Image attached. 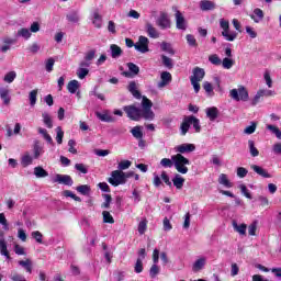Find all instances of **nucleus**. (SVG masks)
I'll use <instances>...</instances> for the list:
<instances>
[{"mask_svg": "<svg viewBox=\"0 0 281 281\" xmlns=\"http://www.w3.org/2000/svg\"><path fill=\"white\" fill-rule=\"evenodd\" d=\"M127 89L130 93L136 98V100H142V109L137 108L136 105H125L123 108V111H125L127 117L134 122H139L142 117L147 122H153V120H155V112H153V101H150V99L147 97H142V92L137 90V83L135 81H131Z\"/></svg>", "mask_w": 281, "mask_h": 281, "instance_id": "nucleus-1", "label": "nucleus"}, {"mask_svg": "<svg viewBox=\"0 0 281 281\" xmlns=\"http://www.w3.org/2000/svg\"><path fill=\"white\" fill-rule=\"evenodd\" d=\"M0 225H3V229L8 232L10 226L8 225V220L5 218V214L0 213ZM0 254L4 256L7 260H10V251H8V241H5V233L0 231Z\"/></svg>", "mask_w": 281, "mask_h": 281, "instance_id": "nucleus-2", "label": "nucleus"}, {"mask_svg": "<svg viewBox=\"0 0 281 281\" xmlns=\"http://www.w3.org/2000/svg\"><path fill=\"white\" fill-rule=\"evenodd\" d=\"M173 167L180 175H188V166H190V159L186 158L181 154L172 155Z\"/></svg>", "mask_w": 281, "mask_h": 281, "instance_id": "nucleus-3", "label": "nucleus"}, {"mask_svg": "<svg viewBox=\"0 0 281 281\" xmlns=\"http://www.w3.org/2000/svg\"><path fill=\"white\" fill-rule=\"evenodd\" d=\"M220 26L223 30L222 36L225 38V41L234 42L236 38H238V33L229 31V21L225 19L220 20Z\"/></svg>", "mask_w": 281, "mask_h": 281, "instance_id": "nucleus-4", "label": "nucleus"}, {"mask_svg": "<svg viewBox=\"0 0 281 281\" xmlns=\"http://www.w3.org/2000/svg\"><path fill=\"white\" fill-rule=\"evenodd\" d=\"M231 98L236 102H247L249 100V91L245 86H239L238 89L231 90Z\"/></svg>", "mask_w": 281, "mask_h": 281, "instance_id": "nucleus-5", "label": "nucleus"}, {"mask_svg": "<svg viewBox=\"0 0 281 281\" xmlns=\"http://www.w3.org/2000/svg\"><path fill=\"white\" fill-rule=\"evenodd\" d=\"M108 181L114 188H117V186H124V183H126V180H124V171H120V170L112 171L111 177L108 179Z\"/></svg>", "mask_w": 281, "mask_h": 281, "instance_id": "nucleus-6", "label": "nucleus"}, {"mask_svg": "<svg viewBox=\"0 0 281 281\" xmlns=\"http://www.w3.org/2000/svg\"><path fill=\"white\" fill-rule=\"evenodd\" d=\"M149 44L150 40L144 35H140L137 43H135L134 48L140 54H147V52H150V48L148 47Z\"/></svg>", "mask_w": 281, "mask_h": 281, "instance_id": "nucleus-7", "label": "nucleus"}, {"mask_svg": "<svg viewBox=\"0 0 281 281\" xmlns=\"http://www.w3.org/2000/svg\"><path fill=\"white\" fill-rule=\"evenodd\" d=\"M156 24L160 30H170L171 22L170 18H168V13L166 12H160L158 19L156 20Z\"/></svg>", "mask_w": 281, "mask_h": 281, "instance_id": "nucleus-8", "label": "nucleus"}, {"mask_svg": "<svg viewBox=\"0 0 281 281\" xmlns=\"http://www.w3.org/2000/svg\"><path fill=\"white\" fill-rule=\"evenodd\" d=\"M273 95H276V91L260 89L252 99V106L260 102V98H273Z\"/></svg>", "mask_w": 281, "mask_h": 281, "instance_id": "nucleus-9", "label": "nucleus"}, {"mask_svg": "<svg viewBox=\"0 0 281 281\" xmlns=\"http://www.w3.org/2000/svg\"><path fill=\"white\" fill-rule=\"evenodd\" d=\"M53 183H61L63 186L71 187L74 186V179L69 175L57 173L53 179Z\"/></svg>", "mask_w": 281, "mask_h": 281, "instance_id": "nucleus-10", "label": "nucleus"}, {"mask_svg": "<svg viewBox=\"0 0 281 281\" xmlns=\"http://www.w3.org/2000/svg\"><path fill=\"white\" fill-rule=\"evenodd\" d=\"M176 27L177 30H188V23L186 22V18L183 16V13L181 11L176 9Z\"/></svg>", "mask_w": 281, "mask_h": 281, "instance_id": "nucleus-11", "label": "nucleus"}, {"mask_svg": "<svg viewBox=\"0 0 281 281\" xmlns=\"http://www.w3.org/2000/svg\"><path fill=\"white\" fill-rule=\"evenodd\" d=\"M194 150H196V146L190 143H184L175 147V151L179 153V155H183L186 153H194Z\"/></svg>", "mask_w": 281, "mask_h": 281, "instance_id": "nucleus-12", "label": "nucleus"}, {"mask_svg": "<svg viewBox=\"0 0 281 281\" xmlns=\"http://www.w3.org/2000/svg\"><path fill=\"white\" fill-rule=\"evenodd\" d=\"M161 81L158 82V89H164V87H168L170 82H172V75L168 71H164L160 75Z\"/></svg>", "mask_w": 281, "mask_h": 281, "instance_id": "nucleus-13", "label": "nucleus"}, {"mask_svg": "<svg viewBox=\"0 0 281 281\" xmlns=\"http://www.w3.org/2000/svg\"><path fill=\"white\" fill-rule=\"evenodd\" d=\"M207 262V258L200 257L196 259L192 266V271L194 273H199V271H202V269L205 267V263Z\"/></svg>", "mask_w": 281, "mask_h": 281, "instance_id": "nucleus-14", "label": "nucleus"}, {"mask_svg": "<svg viewBox=\"0 0 281 281\" xmlns=\"http://www.w3.org/2000/svg\"><path fill=\"white\" fill-rule=\"evenodd\" d=\"M200 10L202 12H210L211 10H216V3L210 0L200 1Z\"/></svg>", "mask_w": 281, "mask_h": 281, "instance_id": "nucleus-15", "label": "nucleus"}, {"mask_svg": "<svg viewBox=\"0 0 281 281\" xmlns=\"http://www.w3.org/2000/svg\"><path fill=\"white\" fill-rule=\"evenodd\" d=\"M250 168L254 170V172L259 175V177H263V179H271L269 171H267L265 168L258 165H251Z\"/></svg>", "mask_w": 281, "mask_h": 281, "instance_id": "nucleus-16", "label": "nucleus"}, {"mask_svg": "<svg viewBox=\"0 0 281 281\" xmlns=\"http://www.w3.org/2000/svg\"><path fill=\"white\" fill-rule=\"evenodd\" d=\"M203 78H205V69L195 67L193 69V76L190 77V80H195V81L201 82V80H203Z\"/></svg>", "mask_w": 281, "mask_h": 281, "instance_id": "nucleus-17", "label": "nucleus"}, {"mask_svg": "<svg viewBox=\"0 0 281 281\" xmlns=\"http://www.w3.org/2000/svg\"><path fill=\"white\" fill-rule=\"evenodd\" d=\"M233 228L239 236H245L247 234V224H240L238 225V222L236 220H233L232 222Z\"/></svg>", "mask_w": 281, "mask_h": 281, "instance_id": "nucleus-18", "label": "nucleus"}, {"mask_svg": "<svg viewBox=\"0 0 281 281\" xmlns=\"http://www.w3.org/2000/svg\"><path fill=\"white\" fill-rule=\"evenodd\" d=\"M145 30H146L149 38H159V31H157L150 22H147L145 24Z\"/></svg>", "mask_w": 281, "mask_h": 281, "instance_id": "nucleus-19", "label": "nucleus"}, {"mask_svg": "<svg viewBox=\"0 0 281 281\" xmlns=\"http://www.w3.org/2000/svg\"><path fill=\"white\" fill-rule=\"evenodd\" d=\"M190 116H186L180 125V135L184 137V135H188V131H190Z\"/></svg>", "mask_w": 281, "mask_h": 281, "instance_id": "nucleus-20", "label": "nucleus"}, {"mask_svg": "<svg viewBox=\"0 0 281 281\" xmlns=\"http://www.w3.org/2000/svg\"><path fill=\"white\" fill-rule=\"evenodd\" d=\"M0 98L3 101V104L8 106L10 104V90L8 88H0Z\"/></svg>", "mask_w": 281, "mask_h": 281, "instance_id": "nucleus-21", "label": "nucleus"}, {"mask_svg": "<svg viewBox=\"0 0 281 281\" xmlns=\"http://www.w3.org/2000/svg\"><path fill=\"white\" fill-rule=\"evenodd\" d=\"M250 18L252 19V21L255 23H260V21H262V19H265V12L262 11V9L257 8L254 10Z\"/></svg>", "mask_w": 281, "mask_h": 281, "instance_id": "nucleus-22", "label": "nucleus"}, {"mask_svg": "<svg viewBox=\"0 0 281 281\" xmlns=\"http://www.w3.org/2000/svg\"><path fill=\"white\" fill-rule=\"evenodd\" d=\"M172 183L175 188H177V190H181L183 188V184L186 183V179L181 177V175L176 173L172 179Z\"/></svg>", "mask_w": 281, "mask_h": 281, "instance_id": "nucleus-23", "label": "nucleus"}, {"mask_svg": "<svg viewBox=\"0 0 281 281\" xmlns=\"http://www.w3.org/2000/svg\"><path fill=\"white\" fill-rule=\"evenodd\" d=\"M31 37L32 33L25 27L20 29L15 35V38H24L25 41H29Z\"/></svg>", "mask_w": 281, "mask_h": 281, "instance_id": "nucleus-24", "label": "nucleus"}, {"mask_svg": "<svg viewBox=\"0 0 281 281\" xmlns=\"http://www.w3.org/2000/svg\"><path fill=\"white\" fill-rule=\"evenodd\" d=\"M66 19L70 23H78V21H80V14L78 13V11L72 10L69 13H67Z\"/></svg>", "mask_w": 281, "mask_h": 281, "instance_id": "nucleus-25", "label": "nucleus"}, {"mask_svg": "<svg viewBox=\"0 0 281 281\" xmlns=\"http://www.w3.org/2000/svg\"><path fill=\"white\" fill-rule=\"evenodd\" d=\"M206 115L211 122H214L218 117V109L216 106L206 109Z\"/></svg>", "mask_w": 281, "mask_h": 281, "instance_id": "nucleus-26", "label": "nucleus"}, {"mask_svg": "<svg viewBox=\"0 0 281 281\" xmlns=\"http://www.w3.org/2000/svg\"><path fill=\"white\" fill-rule=\"evenodd\" d=\"M92 16H93L92 23H93L94 27L100 30V27H102V15H100V13L98 11H94Z\"/></svg>", "mask_w": 281, "mask_h": 281, "instance_id": "nucleus-27", "label": "nucleus"}, {"mask_svg": "<svg viewBox=\"0 0 281 281\" xmlns=\"http://www.w3.org/2000/svg\"><path fill=\"white\" fill-rule=\"evenodd\" d=\"M190 124L193 125L195 133H201V122L193 115H189Z\"/></svg>", "mask_w": 281, "mask_h": 281, "instance_id": "nucleus-28", "label": "nucleus"}, {"mask_svg": "<svg viewBox=\"0 0 281 281\" xmlns=\"http://www.w3.org/2000/svg\"><path fill=\"white\" fill-rule=\"evenodd\" d=\"M77 192L79 194H82L83 196H88V194H91V187L89 184H81L76 188Z\"/></svg>", "mask_w": 281, "mask_h": 281, "instance_id": "nucleus-29", "label": "nucleus"}, {"mask_svg": "<svg viewBox=\"0 0 281 281\" xmlns=\"http://www.w3.org/2000/svg\"><path fill=\"white\" fill-rule=\"evenodd\" d=\"M34 175L37 179H44L45 177H49V173L43 169V167H35Z\"/></svg>", "mask_w": 281, "mask_h": 281, "instance_id": "nucleus-30", "label": "nucleus"}, {"mask_svg": "<svg viewBox=\"0 0 281 281\" xmlns=\"http://www.w3.org/2000/svg\"><path fill=\"white\" fill-rule=\"evenodd\" d=\"M67 89H68L69 93H76V91H78L80 89V82L78 80H71L67 85Z\"/></svg>", "mask_w": 281, "mask_h": 281, "instance_id": "nucleus-31", "label": "nucleus"}, {"mask_svg": "<svg viewBox=\"0 0 281 281\" xmlns=\"http://www.w3.org/2000/svg\"><path fill=\"white\" fill-rule=\"evenodd\" d=\"M112 58H120L122 56V48L115 44L110 46Z\"/></svg>", "mask_w": 281, "mask_h": 281, "instance_id": "nucleus-32", "label": "nucleus"}, {"mask_svg": "<svg viewBox=\"0 0 281 281\" xmlns=\"http://www.w3.org/2000/svg\"><path fill=\"white\" fill-rule=\"evenodd\" d=\"M131 133L135 139H143L144 138V132H142V126H135L131 130Z\"/></svg>", "mask_w": 281, "mask_h": 281, "instance_id": "nucleus-33", "label": "nucleus"}, {"mask_svg": "<svg viewBox=\"0 0 281 281\" xmlns=\"http://www.w3.org/2000/svg\"><path fill=\"white\" fill-rule=\"evenodd\" d=\"M218 183L221 186H224L225 188H232V182H229V179H227V175L221 173L218 177Z\"/></svg>", "mask_w": 281, "mask_h": 281, "instance_id": "nucleus-34", "label": "nucleus"}, {"mask_svg": "<svg viewBox=\"0 0 281 281\" xmlns=\"http://www.w3.org/2000/svg\"><path fill=\"white\" fill-rule=\"evenodd\" d=\"M42 117H43V122H44L45 126H47V128H54V123L52 121V116L49 115V113L44 112L42 114Z\"/></svg>", "mask_w": 281, "mask_h": 281, "instance_id": "nucleus-35", "label": "nucleus"}, {"mask_svg": "<svg viewBox=\"0 0 281 281\" xmlns=\"http://www.w3.org/2000/svg\"><path fill=\"white\" fill-rule=\"evenodd\" d=\"M160 49L167 54H170V56H175V49H172V46L168 42H162L160 44Z\"/></svg>", "mask_w": 281, "mask_h": 281, "instance_id": "nucleus-36", "label": "nucleus"}, {"mask_svg": "<svg viewBox=\"0 0 281 281\" xmlns=\"http://www.w3.org/2000/svg\"><path fill=\"white\" fill-rule=\"evenodd\" d=\"M248 148L251 157H258V155H260V151L256 148V143L254 140H248Z\"/></svg>", "mask_w": 281, "mask_h": 281, "instance_id": "nucleus-37", "label": "nucleus"}, {"mask_svg": "<svg viewBox=\"0 0 281 281\" xmlns=\"http://www.w3.org/2000/svg\"><path fill=\"white\" fill-rule=\"evenodd\" d=\"M147 228H148V220L144 218L138 224V234H140V236H144V234H146Z\"/></svg>", "mask_w": 281, "mask_h": 281, "instance_id": "nucleus-38", "label": "nucleus"}, {"mask_svg": "<svg viewBox=\"0 0 281 281\" xmlns=\"http://www.w3.org/2000/svg\"><path fill=\"white\" fill-rule=\"evenodd\" d=\"M236 61H234V59L232 58H228V57H225L223 60H222V67L223 69H232L234 67Z\"/></svg>", "mask_w": 281, "mask_h": 281, "instance_id": "nucleus-39", "label": "nucleus"}, {"mask_svg": "<svg viewBox=\"0 0 281 281\" xmlns=\"http://www.w3.org/2000/svg\"><path fill=\"white\" fill-rule=\"evenodd\" d=\"M33 153H34V159H38V157H41V154L43 153V147H41V144L38 143V140L34 142Z\"/></svg>", "mask_w": 281, "mask_h": 281, "instance_id": "nucleus-40", "label": "nucleus"}, {"mask_svg": "<svg viewBox=\"0 0 281 281\" xmlns=\"http://www.w3.org/2000/svg\"><path fill=\"white\" fill-rule=\"evenodd\" d=\"M104 202L101 204V207L103 210H109L111 207V201H113V198L111 194H103Z\"/></svg>", "mask_w": 281, "mask_h": 281, "instance_id": "nucleus-41", "label": "nucleus"}, {"mask_svg": "<svg viewBox=\"0 0 281 281\" xmlns=\"http://www.w3.org/2000/svg\"><path fill=\"white\" fill-rule=\"evenodd\" d=\"M267 131H270L272 135H276L277 139H281V131L276 125H267Z\"/></svg>", "mask_w": 281, "mask_h": 281, "instance_id": "nucleus-42", "label": "nucleus"}, {"mask_svg": "<svg viewBox=\"0 0 281 281\" xmlns=\"http://www.w3.org/2000/svg\"><path fill=\"white\" fill-rule=\"evenodd\" d=\"M20 267H23L27 273H32V260L26 259L25 261H19Z\"/></svg>", "mask_w": 281, "mask_h": 281, "instance_id": "nucleus-43", "label": "nucleus"}, {"mask_svg": "<svg viewBox=\"0 0 281 281\" xmlns=\"http://www.w3.org/2000/svg\"><path fill=\"white\" fill-rule=\"evenodd\" d=\"M160 166L162 168H172V166H175V160L172 159V156L171 158H162L160 160Z\"/></svg>", "mask_w": 281, "mask_h": 281, "instance_id": "nucleus-44", "label": "nucleus"}, {"mask_svg": "<svg viewBox=\"0 0 281 281\" xmlns=\"http://www.w3.org/2000/svg\"><path fill=\"white\" fill-rule=\"evenodd\" d=\"M102 216H103V223H109L110 225H113V223H115L113 215H111L109 211H103Z\"/></svg>", "mask_w": 281, "mask_h": 281, "instance_id": "nucleus-45", "label": "nucleus"}, {"mask_svg": "<svg viewBox=\"0 0 281 281\" xmlns=\"http://www.w3.org/2000/svg\"><path fill=\"white\" fill-rule=\"evenodd\" d=\"M162 65L167 67V69H172L175 67V64L172 63V59L166 55H161Z\"/></svg>", "mask_w": 281, "mask_h": 281, "instance_id": "nucleus-46", "label": "nucleus"}, {"mask_svg": "<svg viewBox=\"0 0 281 281\" xmlns=\"http://www.w3.org/2000/svg\"><path fill=\"white\" fill-rule=\"evenodd\" d=\"M15 79L16 71H9L3 78L4 82H8L9 85H12V82H14Z\"/></svg>", "mask_w": 281, "mask_h": 281, "instance_id": "nucleus-47", "label": "nucleus"}, {"mask_svg": "<svg viewBox=\"0 0 281 281\" xmlns=\"http://www.w3.org/2000/svg\"><path fill=\"white\" fill-rule=\"evenodd\" d=\"M38 95V90H32L30 93H29V100H30V104L31 106H35L36 105V98Z\"/></svg>", "mask_w": 281, "mask_h": 281, "instance_id": "nucleus-48", "label": "nucleus"}, {"mask_svg": "<svg viewBox=\"0 0 281 281\" xmlns=\"http://www.w3.org/2000/svg\"><path fill=\"white\" fill-rule=\"evenodd\" d=\"M203 89L207 95H214V88L212 87V83H210V81L203 82Z\"/></svg>", "mask_w": 281, "mask_h": 281, "instance_id": "nucleus-49", "label": "nucleus"}, {"mask_svg": "<svg viewBox=\"0 0 281 281\" xmlns=\"http://www.w3.org/2000/svg\"><path fill=\"white\" fill-rule=\"evenodd\" d=\"M77 76L79 80H85L89 76V68H78Z\"/></svg>", "mask_w": 281, "mask_h": 281, "instance_id": "nucleus-50", "label": "nucleus"}, {"mask_svg": "<svg viewBox=\"0 0 281 281\" xmlns=\"http://www.w3.org/2000/svg\"><path fill=\"white\" fill-rule=\"evenodd\" d=\"M97 117L101 120V122H113V116L109 115L108 113L97 112Z\"/></svg>", "mask_w": 281, "mask_h": 281, "instance_id": "nucleus-51", "label": "nucleus"}, {"mask_svg": "<svg viewBox=\"0 0 281 281\" xmlns=\"http://www.w3.org/2000/svg\"><path fill=\"white\" fill-rule=\"evenodd\" d=\"M209 61H210L212 65H215L216 67H218L220 65H222L221 57H218V55H216V54L210 55V56H209Z\"/></svg>", "mask_w": 281, "mask_h": 281, "instance_id": "nucleus-52", "label": "nucleus"}, {"mask_svg": "<svg viewBox=\"0 0 281 281\" xmlns=\"http://www.w3.org/2000/svg\"><path fill=\"white\" fill-rule=\"evenodd\" d=\"M56 133H57V135H56V142H57V144H63V138L65 137V132H63V127H60V126H58V127H56Z\"/></svg>", "mask_w": 281, "mask_h": 281, "instance_id": "nucleus-53", "label": "nucleus"}, {"mask_svg": "<svg viewBox=\"0 0 281 281\" xmlns=\"http://www.w3.org/2000/svg\"><path fill=\"white\" fill-rule=\"evenodd\" d=\"M32 161H34V159L32 158V156H30V154H25L22 157V166L24 168H27V166H32Z\"/></svg>", "mask_w": 281, "mask_h": 281, "instance_id": "nucleus-54", "label": "nucleus"}, {"mask_svg": "<svg viewBox=\"0 0 281 281\" xmlns=\"http://www.w3.org/2000/svg\"><path fill=\"white\" fill-rule=\"evenodd\" d=\"M263 79L266 80L267 87L271 89V87H273V79H271V74L269 72V70L265 71Z\"/></svg>", "mask_w": 281, "mask_h": 281, "instance_id": "nucleus-55", "label": "nucleus"}, {"mask_svg": "<svg viewBox=\"0 0 281 281\" xmlns=\"http://www.w3.org/2000/svg\"><path fill=\"white\" fill-rule=\"evenodd\" d=\"M56 60H54V58H48L45 61V69L46 71H48V74H50V71H54V65H55Z\"/></svg>", "mask_w": 281, "mask_h": 281, "instance_id": "nucleus-56", "label": "nucleus"}, {"mask_svg": "<svg viewBox=\"0 0 281 281\" xmlns=\"http://www.w3.org/2000/svg\"><path fill=\"white\" fill-rule=\"evenodd\" d=\"M257 124L252 122L250 125H248L245 130L244 133L245 135H254L256 133Z\"/></svg>", "mask_w": 281, "mask_h": 281, "instance_id": "nucleus-57", "label": "nucleus"}, {"mask_svg": "<svg viewBox=\"0 0 281 281\" xmlns=\"http://www.w3.org/2000/svg\"><path fill=\"white\" fill-rule=\"evenodd\" d=\"M32 238H34V240H36V243H38L40 245H43V234L38 231H34L33 233H31Z\"/></svg>", "mask_w": 281, "mask_h": 281, "instance_id": "nucleus-58", "label": "nucleus"}, {"mask_svg": "<svg viewBox=\"0 0 281 281\" xmlns=\"http://www.w3.org/2000/svg\"><path fill=\"white\" fill-rule=\"evenodd\" d=\"M127 68L133 74V76H137L139 74V66L133 64V63H127Z\"/></svg>", "mask_w": 281, "mask_h": 281, "instance_id": "nucleus-59", "label": "nucleus"}, {"mask_svg": "<svg viewBox=\"0 0 281 281\" xmlns=\"http://www.w3.org/2000/svg\"><path fill=\"white\" fill-rule=\"evenodd\" d=\"M149 276H150V278H157V276H159V266H157V263H154L150 267Z\"/></svg>", "mask_w": 281, "mask_h": 281, "instance_id": "nucleus-60", "label": "nucleus"}, {"mask_svg": "<svg viewBox=\"0 0 281 281\" xmlns=\"http://www.w3.org/2000/svg\"><path fill=\"white\" fill-rule=\"evenodd\" d=\"M186 38H187V43H188V45L190 46V47H196V38L194 37V35H192V34H188L187 36H186Z\"/></svg>", "mask_w": 281, "mask_h": 281, "instance_id": "nucleus-61", "label": "nucleus"}, {"mask_svg": "<svg viewBox=\"0 0 281 281\" xmlns=\"http://www.w3.org/2000/svg\"><path fill=\"white\" fill-rule=\"evenodd\" d=\"M131 164H132L131 160H122V161L119 164L117 168H119V170L122 172V170H128Z\"/></svg>", "mask_w": 281, "mask_h": 281, "instance_id": "nucleus-62", "label": "nucleus"}, {"mask_svg": "<svg viewBox=\"0 0 281 281\" xmlns=\"http://www.w3.org/2000/svg\"><path fill=\"white\" fill-rule=\"evenodd\" d=\"M10 280L11 281H27V280H25V277H23V274H19L18 272L11 273Z\"/></svg>", "mask_w": 281, "mask_h": 281, "instance_id": "nucleus-63", "label": "nucleus"}, {"mask_svg": "<svg viewBox=\"0 0 281 281\" xmlns=\"http://www.w3.org/2000/svg\"><path fill=\"white\" fill-rule=\"evenodd\" d=\"M93 58H95V49H91L86 53L85 60H88V63H91V60H93Z\"/></svg>", "mask_w": 281, "mask_h": 281, "instance_id": "nucleus-64", "label": "nucleus"}]
</instances>
